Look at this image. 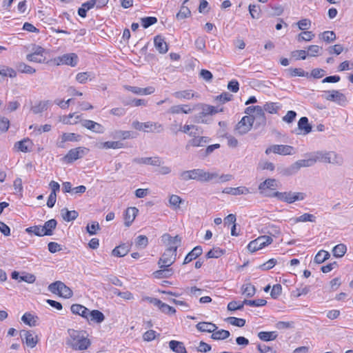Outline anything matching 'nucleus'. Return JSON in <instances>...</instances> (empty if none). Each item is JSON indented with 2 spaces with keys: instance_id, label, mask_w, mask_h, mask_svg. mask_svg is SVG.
Returning a JSON list of instances; mask_svg holds the SVG:
<instances>
[{
  "instance_id": "obj_1",
  "label": "nucleus",
  "mask_w": 353,
  "mask_h": 353,
  "mask_svg": "<svg viewBox=\"0 0 353 353\" xmlns=\"http://www.w3.org/2000/svg\"><path fill=\"white\" fill-rule=\"evenodd\" d=\"M68 333V336L66 338L65 344L72 350L84 351L91 345L88 334L85 331L69 329Z\"/></svg>"
},
{
  "instance_id": "obj_2",
  "label": "nucleus",
  "mask_w": 353,
  "mask_h": 353,
  "mask_svg": "<svg viewBox=\"0 0 353 353\" xmlns=\"http://www.w3.org/2000/svg\"><path fill=\"white\" fill-rule=\"evenodd\" d=\"M269 197H274L278 200L287 203H292L296 201H303L306 197V194L301 192H274L272 194H265Z\"/></svg>"
},
{
  "instance_id": "obj_3",
  "label": "nucleus",
  "mask_w": 353,
  "mask_h": 353,
  "mask_svg": "<svg viewBox=\"0 0 353 353\" xmlns=\"http://www.w3.org/2000/svg\"><path fill=\"white\" fill-rule=\"evenodd\" d=\"M48 290L52 293L58 294L65 299H69L72 297L73 294L72 290L63 282L59 281L50 284L48 286Z\"/></svg>"
},
{
  "instance_id": "obj_4",
  "label": "nucleus",
  "mask_w": 353,
  "mask_h": 353,
  "mask_svg": "<svg viewBox=\"0 0 353 353\" xmlns=\"http://www.w3.org/2000/svg\"><path fill=\"white\" fill-rule=\"evenodd\" d=\"M273 239L271 236L262 235L250 241L248 245V249L250 252H254L270 245Z\"/></svg>"
},
{
  "instance_id": "obj_5",
  "label": "nucleus",
  "mask_w": 353,
  "mask_h": 353,
  "mask_svg": "<svg viewBox=\"0 0 353 353\" xmlns=\"http://www.w3.org/2000/svg\"><path fill=\"white\" fill-rule=\"evenodd\" d=\"M191 170L193 180L200 182H208L218 177L217 172H206L203 169H193Z\"/></svg>"
},
{
  "instance_id": "obj_6",
  "label": "nucleus",
  "mask_w": 353,
  "mask_h": 353,
  "mask_svg": "<svg viewBox=\"0 0 353 353\" xmlns=\"http://www.w3.org/2000/svg\"><path fill=\"white\" fill-rule=\"evenodd\" d=\"M88 152V149L84 147H78L71 149L67 154L63 158V160L67 163H71L74 161L83 158Z\"/></svg>"
},
{
  "instance_id": "obj_7",
  "label": "nucleus",
  "mask_w": 353,
  "mask_h": 353,
  "mask_svg": "<svg viewBox=\"0 0 353 353\" xmlns=\"http://www.w3.org/2000/svg\"><path fill=\"white\" fill-rule=\"evenodd\" d=\"M176 259V252L174 250L166 249L160 257L158 264L160 268H168L172 265Z\"/></svg>"
},
{
  "instance_id": "obj_8",
  "label": "nucleus",
  "mask_w": 353,
  "mask_h": 353,
  "mask_svg": "<svg viewBox=\"0 0 353 353\" xmlns=\"http://www.w3.org/2000/svg\"><path fill=\"white\" fill-rule=\"evenodd\" d=\"M161 241L167 249L174 250L177 253V249L181 244V238L179 235L172 236L170 234L165 233L161 236Z\"/></svg>"
},
{
  "instance_id": "obj_9",
  "label": "nucleus",
  "mask_w": 353,
  "mask_h": 353,
  "mask_svg": "<svg viewBox=\"0 0 353 353\" xmlns=\"http://www.w3.org/2000/svg\"><path fill=\"white\" fill-rule=\"evenodd\" d=\"M294 148L288 145H273L265 150V154H269L271 152L280 155H290L294 152Z\"/></svg>"
},
{
  "instance_id": "obj_10",
  "label": "nucleus",
  "mask_w": 353,
  "mask_h": 353,
  "mask_svg": "<svg viewBox=\"0 0 353 353\" xmlns=\"http://www.w3.org/2000/svg\"><path fill=\"white\" fill-rule=\"evenodd\" d=\"M324 98L327 101L336 102L341 105H344L347 101L345 94L335 90L325 92Z\"/></svg>"
},
{
  "instance_id": "obj_11",
  "label": "nucleus",
  "mask_w": 353,
  "mask_h": 353,
  "mask_svg": "<svg viewBox=\"0 0 353 353\" xmlns=\"http://www.w3.org/2000/svg\"><path fill=\"white\" fill-rule=\"evenodd\" d=\"M196 132L190 131L189 135L194 138L189 141L185 148L188 149L190 146L192 147H204L209 143L210 139L208 137H196Z\"/></svg>"
},
{
  "instance_id": "obj_12",
  "label": "nucleus",
  "mask_w": 353,
  "mask_h": 353,
  "mask_svg": "<svg viewBox=\"0 0 353 353\" xmlns=\"http://www.w3.org/2000/svg\"><path fill=\"white\" fill-rule=\"evenodd\" d=\"M22 339H25V343L28 347L33 348L38 343V336L32 330H21L20 332Z\"/></svg>"
},
{
  "instance_id": "obj_13",
  "label": "nucleus",
  "mask_w": 353,
  "mask_h": 353,
  "mask_svg": "<svg viewBox=\"0 0 353 353\" xmlns=\"http://www.w3.org/2000/svg\"><path fill=\"white\" fill-rule=\"evenodd\" d=\"M253 121L250 116H244L237 123L236 130L239 134H244L251 130Z\"/></svg>"
},
{
  "instance_id": "obj_14",
  "label": "nucleus",
  "mask_w": 353,
  "mask_h": 353,
  "mask_svg": "<svg viewBox=\"0 0 353 353\" xmlns=\"http://www.w3.org/2000/svg\"><path fill=\"white\" fill-rule=\"evenodd\" d=\"M56 60L58 61L57 65L65 64L74 67L77 64L78 57L74 53L65 54L59 57Z\"/></svg>"
},
{
  "instance_id": "obj_15",
  "label": "nucleus",
  "mask_w": 353,
  "mask_h": 353,
  "mask_svg": "<svg viewBox=\"0 0 353 353\" xmlns=\"http://www.w3.org/2000/svg\"><path fill=\"white\" fill-rule=\"evenodd\" d=\"M81 136L75 133H63L60 137V140L57 141L56 145L57 148H65V143L67 141L77 142L80 140Z\"/></svg>"
},
{
  "instance_id": "obj_16",
  "label": "nucleus",
  "mask_w": 353,
  "mask_h": 353,
  "mask_svg": "<svg viewBox=\"0 0 353 353\" xmlns=\"http://www.w3.org/2000/svg\"><path fill=\"white\" fill-rule=\"evenodd\" d=\"M312 125L306 117H302L298 121V128L295 130L296 134H307L312 132Z\"/></svg>"
},
{
  "instance_id": "obj_17",
  "label": "nucleus",
  "mask_w": 353,
  "mask_h": 353,
  "mask_svg": "<svg viewBox=\"0 0 353 353\" xmlns=\"http://www.w3.org/2000/svg\"><path fill=\"white\" fill-rule=\"evenodd\" d=\"M81 125L95 133L103 134L105 132V128L101 124L91 120H83Z\"/></svg>"
},
{
  "instance_id": "obj_18",
  "label": "nucleus",
  "mask_w": 353,
  "mask_h": 353,
  "mask_svg": "<svg viewBox=\"0 0 353 353\" xmlns=\"http://www.w3.org/2000/svg\"><path fill=\"white\" fill-rule=\"evenodd\" d=\"M253 123L255 121L256 125L264 126L266 124V117L262 107L257 105L256 111L254 114L250 116Z\"/></svg>"
},
{
  "instance_id": "obj_19",
  "label": "nucleus",
  "mask_w": 353,
  "mask_h": 353,
  "mask_svg": "<svg viewBox=\"0 0 353 353\" xmlns=\"http://www.w3.org/2000/svg\"><path fill=\"white\" fill-rule=\"evenodd\" d=\"M133 162L138 164H145L154 166H161L162 164V161L158 157L135 158L133 159Z\"/></svg>"
},
{
  "instance_id": "obj_20",
  "label": "nucleus",
  "mask_w": 353,
  "mask_h": 353,
  "mask_svg": "<svg viewBox=\"0 0 353 353\" xmlns=\"http://www.w3.org/2000/svg\"><path fill=\"white\" fill-rule=\"evenodd\" d=\"M124 88L128 91L132 92L134 94L139 95H148L154 92L155 88L152 86H149L145 88H141L136 86L124 85Z\"/></svg>"
},
{
  "instance_id": "obj_21",
  "label": "nucleus",
  "mask_w": 353,
  "mask_h": 353,
  "mask_svg": "<svg viewBox=\"0 0 353 353\" xmlns=\"http://www.w3.org/2000/svg\"><path fill=\"white\" fill-rule=\"evenodd\" d=\"M343 162L344 159L342 155L337 154L334 151H327L326 163L341 166L343 164Z\"/></svg>"
},
{
  "instance_id": "obj_22",
  "label": "nucleus",
  "mask_w": 353,
  "mask_h": 353,
  "mask_svg": "<svg viewBox=\"0 0 353 353\" xmlns=\"http://www.w3.org/2000/svg\"><path fill=\"white\" fill-rule=\"evenodd\" d=\"M222 109L219 110L215 108L214 106L203 104L201 105V112L199 114L198 119H201V122H203L202 119L203 117H206L208 115H213L219 112H221Z\"/></svg>"
},
{
  "instance_id": "obj_23",
  "label": "nucleus",
  "mask_w": 353,
  "mask_h": 353,
  "mask_svg": "<svg viewBox=\"0 0 353 353\" xmlns=\"http://www.w3.org/2000/svg\"><path fill=\"white\" fill-rule=\"evenodd\" d=\"M138 209L135 207L128 208L124 214L125 225L129 227L134 221L137 213Z\"/></svg>"
},
{
  "instance_id": "obj_24",
  "label": "nucleus",
  "mask_w": 353,
  "mask_h": 353,
  "mask_svg": "<svg viewBox=\"0 0 353 353\" xmlns=\"http://www.w3.org/2000/svg\"><path fill=\"white\" fill-rule=\"evenodd\" d=\"M223 192L231 195H241L248 194L250 193L249 188L245 186H239L237 188H225L223 189Z\"/></svg>"
},
{
  "instance_id": "obj_25",
  "label": "nucleus",
  "mask_w": 353,
  "mask_h": 353,
  "mask_svg": "<svg viewBox=\"0 0 353 353\" xmlns=\"http://www.w3.org/2000/svg\"><path fill=\"white\" fill-rule=\"evenodd\" d=\"M33 143L29 139H24L14 144V148L22 152H30Z\"/></svg>"
},
{
  "instance_id": "obj_26",
  "label": "nucleus",
  "mask_w": 353,
  "mask_h": 353,
  "mask_svg": "<svg viewBox=\"0 0 353 353\" xmlns=\"http://www.w3.org/2000/svg\"><path fill=\"white\" fill-rule=\"evenodd\" d=\"M71 312L74 314L80 315L81 316L89 320L88 313L89 310L85 306L80 304H73L71 305Z\"/></svg>"
},
{
  "instance_id": "obj_27",
  "label": "nucleus",
  "mask_w": 353,
  "mask_h": 353,
  "mask_svg": "<svg viewBox=\"0 0 353 353\" xmlns=\"http://www.w3.org/2000/svg\"><path fill=\"white\" fill-rule=\"evenodd\" d=\"M196 328L202 332L213 333L217 330V326L210 322H199L196 325Z\"/></svg>"
},
{
  "instance_id": "obj_28",
  "label": "nucleus",
  "mask_w": 353,
  "mask_h": 353,
  "mask_svg": "<svg viewBox=\"0 0 353 353\" xmlns=\"http://www.w3.org/2000/svg\"><path fill=\"white\" fill-rule=\"evenodd\" d=\"M156 49L161 54L166 53L168 50V45L164 39L160 36H156L154 39Z\"/></svg>"
},
{
  "instance_id": "obj_29",
  "label": "nucleus",
  "mask_w": 353,
  "mask_h": 353,
  "mask_svg": "<svg viewBox=\"0 0 353 353\" xmlns=\"http://www.w3.org/2000/svg\"><path fill=\"white\" fill-rule=\"evenodd\" d=\"M202 254V248L201 246L194 247L185 257L183 264H188L194 259L199 257Z\"/></svg>"
},
{
  "instance_id": "obj_30",
  "label": "nucleus",
  "mask_w": 353,
  "mask_h": 353,
  "mask_svg": "<svg viewBox=\"0 0 353 353\" xmlns=\"http://www.w3.org/2000/svg\"><path fill=\"white\" fill-rule=\"evenodd\" d=\"M262 232L267 234L266 236L276 238L281 234V230L279 227L276 225L269 224L262 230Z\"/></svg>"
},
{
  "instance_id": "obj_31",
  "label": "nucleus",
  "mask_w": 353,
  "mask_h": 353,
  "mask_svg": "<svg viewBox=\"0 0 353 353\" xmlns=\"http://www.w3.org/2000/svg\"><path fill=\"white\" fill-rule=\"evenodd\" d=\"M192 111V109L189 105H175L172 106L168 110L170 113L173 114L179 113L190 114Z\"/></svg>"
},
{
  "instance_id": "obj_32",
  "label": "nucleus",
  "mask_w": 353,
  "mask_h": 353,
  "mask_svg": "<svg viewBox=\"0 0 353 353\" xmlns=\"http://www.w3.org/2000/svg\"><path fill=\"white\" fill-rule=\"evenodd\" d=\"M145 132H157L160 133L163 130V127L161 124L154 122H145L144 123Z\"/></svg>"
},
{
  "instance_id": "obj_33",
  "label": "nucleus",
  "mask_w": 353,
  "mask_h": 353,
  "mask_svg": "<svg viewBox=\"0 0 353 353\" xmlns=\"http://www.w3.org/2000/svg\"><path fill=\"white\" fill-rule=\"evenodd\" d=\"M169 347L175 353H187L183 342L172 340L169 342Z\"/></svg>"
},
{
  "instance_id": "obj_34",
  "label": "nucleus",
  "mask_w": 353,
  "mask_h": 353,
  "mask_svg": "<svg viewBox=\"0 0 353 353\" xmlns=\"http://www.w3.org/2000/svg\"><path fill=\"white\" fill-rule=\"evenodd\" d=\"M57 222L55 219H52L46 221L42 226L43 234L45 236H51L53 230L56 228Z\"/></svg>"
},
{
  "instance_id": "obj_35",
  "label": "nucleus",
  "mask_w": 353,
  "mask_h": 353,
  "mask_svg": "<svg viewBox=\"0 0 353 353\" xmlns=\"http://www.w3.org/2000/svg\"><path fill=\"white\" fill-rule=\"evenodd\" d=\"M276 187H277V184H276V179H268L259 184V190H260L261 193H263V191L266 189L274 190Z\"/></svg>"
},
{
  "instance_id": "obj_36",
  "label": "nucleus",
  "mask_w": 353,
  "mask_h": 353,
  "mask_svg": "<svg viewBox=\"0 0 353 353\" xmlns=\"http://www.w3.org/2000/svg\"><path fill=\"white\" fill-rule=\"evenodd\" d=\"M88 317H89L88 321H92L96 322L97 323H100L103 322L105 319L104 314L101 312H100L99 310H94L92 311L89 310Z\"/></svg>"
},
{
  "instance_id": "obj_37",
  "label": "nucleus",
  "mask_w": 353,
  "mask_h": 353,
  "mask_svg": "<svg viewBox=\"0 0 353 353\" xmlns=\"http://www.w3.org/2000/svg\"><path fill=\"white\" fill-rule=\"evenodd\" d=\"M173 96L178 99H190L195 97H197V95H196L191 90L175 92L173 93Z\"/></svg>"
},
{
  "instance_id": "obj_38",
  "label": "nucleus",
  "mask_w": 353,
  "mask_h": 353,
  "mask_svg": "<svg viewBox=\"0 0 353 353\" xmlns=\"http://www.w3.org/2000/svg\"><path fill=\"white\" fill-rule=\"evenodd\" d=\"M129 251V246L125 244H122L114 248L112 251V254L117 257H122L125 256Z\"/></svg>"
},
{
  "instance_id": "obj_39",
  "label": "nucleus",
  "mask_w": 353,
  "mask_h": 353,
  "mask_svg": "<svg viewBox=\"0 0 353 353\" xmlns=\"http://www.w3.org/2000/svg\"><path fill=\"white\" fill-rule=\"evenodd\" d=\"M61 216L64 221L69 222L75 220L78 217L79 213L76 210L69 211L67 209H63L61 210Z\"/></svg>"
},
{
  "instance_id": "obj_40",
  "label": "nucleus",
  "mask_w": 353,
  "mask_h": 353,
  "mask_svg": "<svg viewBox=\"0 0 353 353\" xmlns=\"http://www.w3.org/2000/svg\"><path fill=\"white\" fill-rule=\"evenodd\" d=\"M123 143L121 141H105L100 143V148L104 149H119L123 148Z\"/></svg>"
},
{
  "instance_id": "obj_41",
  "label": "nucleus",
  "mask_w": 353,
  "mask_h": 353,
  "mask_svg": "<svg viewBox=\"0 0 353 353\" xmlns=\"http://www.w3.org/2000/svg\"><path fill=\"white\" fill-rule=\"evenodd\" d=\"M242 294L248 298L252 297L256 293V288L250 283L243 285L241 287Z\"/></svg>"
},
{
  "instance_id": "obj_42",
  "label": "nucleus",
  "mask_w": 353,
  "mask_h": 353,
  "mask_svg": "<svg viewBox=\"0 0 353 353\" xmlns=\"http://www.w3.org/2000/svg\"><path fill=\"white\" fill-rule=\"evenodd\" d=\"M258 337L263 341H270L276 339V332H260L258 333Z\"/></svg>"
},
{
  "instance_id": "obj_43",
  "label": "nucleus",
  "mask_w": 353,
  "mask_h": 353,
  "mask_svg": "<svg viewBox=\"0 0 353 353\" xmlns=\"http://www.w3.org/2000/svg\"><path fill=\"white\" fill-rule=\"evenodd\" d=\"M153 274L154 277L157 279L168 278L172 275L173 270L171 268L168 269V268H161V270L154 272Z\"/></svg>"
},
{
  "instance_id": "obj_44",
  "label": "nucleus",
  "mask_w": 353,
  "mask_h": 353,
  "mask_svg": "<svg viewBox=\"0 0 353 353\" xmlns=\"http://www.w3.org/2000/svg\"><path fill=\"white\" fill-rule=\"evenodd\" d=\"M294 223L299 222H316V216L312 214L305 213L298 217L294 219Z\"/></svg>"
},
{
  "instance_id": "obj_45",
  "label": "nucleus",
  "mask_w": 353,
  "mask_h": 353,
  "mask_svg": "<svg viewBox=\"0 0 353 353\" xmlns=\"http://www.w3.org/2000/svg\"><path fill=\"white\" fill-rule=\"evenodd\" d=\"M327 151H316L312 153L314 164L316 162L327 163Z\"/></svg>"
},
{
  "instance_id": "obj_46",
  "label": "nucleus",
  "mask_w": 353,
  "mask_h": 353,
  "mask_svg": "<svg viewBox=\"0 0 353 353\" xmlns=\"http://www.w3.org/2000/svg\"><path fill=\"white\" fill-rule=\"evenodd\" d=\"M188 1V0L183 1V6L181 7L179 12L176 14V19L178 20H182L190 16L191 12L190 9L184 6Z\"/></svg>"
},
{
  "instance_id": "obj_47",
  "label": "nucleus",
  "mask_w": 353,
  "mask_h": 353,
  "mask_svg": "<svg viewBox=\"0 0 353 353\" xmlns=\"http://www.w3.org/2000/svg\"><path fill=\"white\" fill-rule=\"evenodd\" d=\"M347 251V247L345 244L340 243L336 245L332 249L333 255L336 258H340L344 256Z\"/></svg>"
},
{
  "instance_id": "obj_48",
  "label": "nucleus",
  "mask_w": 353,
  "mask_h": 353,
  "mask_svg": "<svg viewBox=\"0 0 353 353\" xmlns=\"http://www.w3.org/2000/svg\"><path fill=\"white\" fill-rule=\"evenodd\" d=\"M230 335L229 331L225 330H215L212 333L211 338L214 340H223L228 338Z\"/></svg>"
},
{
  "instance_id": "obj_49",
  "label": "nucleus",
  "mask_w": 353,
  "mask_h": 353,
  "mask_svg": "<svg viewBox=\"0 0 353 353\" xmlns=\"http://www.w3.org/2000/svg\"><path fill=\"white\" fill-rule=\"evenodd\" d=\"M0 74L2 79H3V77H6L14 78L17 76V72L14 69L11 68L6 66H0Z\"/></svg>"
},
{
  "instance_id": "obj_50",
  "label": "nucleus",
  "mask_w": 353,
  "mask_h": 353,
  "mask_svg": "<svg viewBox=\"0 0 353 353\" xmlns=\"http://www.w3.org/2000/svg\"><path fill=\"white\" fill-rule=\"evenodd\" d=\"M299 169L303 167H311L314 165V161L312 153L309 154V157L306 159H301L296 161Z\"/></svg>"
},
{
  "instance_id": "obj_51",
  "label": "nucleus",
  "mask_w": 353,
  "mask_h": 353,
  "mask_svg": "<svg viewBox=\"0 0 353 353\" xmlns=\"http://www.w3.org/2000/svg\"><path fill=\"white\" fill-rule=\"evenodd\" d=\"M330 256V255L328 252L325 250H321L316 254L314 261L316 263H322L325 260L328 259Z\"/></svg>"
},
{
  "instance_id": "obj_52",
  "label": "nucleus",
  "mask_w": 353,
  "mask_h": 353,
  "mask_svg": "<svg viewBox=\"0 0 353 353\" xmlns=\"http://www.w3.org/2000/svg\"><path fill=\"white\" fill-rule=\"evenodd\" d=\"M159 309L165 314H174L176 312V310L169 305L163 303L161 301H160V303L157 305Z\"/></svg>"
},
{
  "instance_id": "obj_53",
  "label": "nucleus",
  "mask_w": 353,
  "mask_h": 353,
  "mask_svg": "<svg viewBox=\"0 0 353 353\" xmlns=\"http://www.w3.org/2000/svg\"><path fill=\"white\" fill-rule=\"evenodd\" d=\"M18 71L26 73V74H34L36 72V70L33 68L32 67L24 63H19L17 66Z\"/></svg>"
},
{
  "instance_id": "obj_54",
  "label": "nucleus",
  "mask_w": 353,
  "mask_h": 353,
  "mask_svg": "<svg viewBox=\"0 0 353 353\" xmlns=\"http://www.w3.org/2000/svg\"><path fill=\"white\" fill-rule=\"evenodd\" d=\"M288 72L290 77H309V73L305 72L301 68H289Z\"/></svg>"
},
{
  "instance_id": "obj_55",
  "label": "nucleus",
  "mask_w": 353,
  "mask_h": 353,
  "mask_svg": "<svg viewBox=\"0 0 353 353\" xmlns=\"http://www.w3.org/2000/svg\"><path fill=\"white\" fill-rule=\"evenodd\" d=\"M243 303H245V305L253 306V307H259V306H263L265 305L267 303L266 300L260 299L256 300H247L245 299L243 301Z\"/></svg>"
},
{
  "instance_id": "obj_56",
  "label": "nucleus",
  "mask_w": 353,
  "mask_h": 353,
  "mask_svg": "<svg viewBox=\"0 0 353 353\" xmlns=\"http://www.w3.org/2000/svg\"><path fill=\"white\" fill-rule=\"evenodd\" d=\"M263 111H266L270 114H276L279 107L275 103H266L262 108Z\"/></svg>"
},
{
  "instance_id": "obj_57",
  "label": "nucleus",
  "mask_w": 353,
  "mask_h": 353,
  "mask_svg": "<svg viewBox=\"0 0 353 353\" xmlns=\"http://www.w3.org/2000/svg\"><path fill=\"white\" fill-rule=\"evenodd\" d=\"M48 108V101H41L37 105L32 108V111L34 114H39Z\"/></svg>"
},
{
  "instance_id": "obj_58",
  "label": "nucleus",
  "mask_w": 353,
  "mask_h": 353,
  "mask_svg": "<svg viewBox=\"0 0 353 353\" xmlns=\"http://www.w3.org/2000/svg\"><path fill=\"white\" fill-rule=\"evenodd\" d=\"M135 244L140 248H145L148 244V239L145 235H139L136 239Z\"/></svg>"
},
{
  "instance_id": "obj_59",
  "label": "nucleus",
  "mask_w": 353,
  "mask_h": 353,
  "mask_svg": "<svg viewBox=\"0 0 353 353\" xmlns=\"http://www.w3.org/2000/svg\"><path fill=\"white\" fill-rule=\"evenodd\" d=\"M224 254V251L219 248L210 250L205 255L207 259L219 258Z\"/></svg>"
},
{
  "instance_id": "obj_60",
  "label": "nucleus",
  "mask_w": 353,
  "mask_h": 353,
  "mask_svg": "<svg viewBox=\"0 0 353 353\" xmlns=\"http://www.w3.org/2000/svg\"><path fill=\"white\" fill-rule=\"evenodd\" d=\"M157 22V19L154 17H147L141 18V25L144 28H148Z\"/></svg>"
},
{
  "instance_id": "obj_61",
  "label": "nucleus",
  "mask_w": 353,
  "mask_h": 353,
  "mask_svg": "<svg viewBox=\"0 0 353 353\" xmlns=\"http://www.w3.org/2000/svg\"><path fill=\"white\" fill-rule=\"evenodd\" d=\"M183 200L181 198L176 194H172L170 196L169 199L170 204L174 208H179L180 204L182 203Z\"/></svg>"
},
{
  "instance_id": "obj_62",
  "label": "nucleus",
  "mask_w": 353,
  "mask_h": 353,
  "mask_svg": "<svg viewBox=\"0 0 353 353\" xmlns=\"http://www.w3.org/2000/svg\"><path fill=\"white\" fill-rule=\"evenodd\" d=\"M22 321L29 326H34L36 321L34 316L30 313H25L21 317Z\"/></svg>"
},
{
  "instance_id": "obj_63",
  "label": "nucleus",
  "mask_w": 353,
  "mask_h": 353,
  "mask_svg": "<svg viewBox=\"0 0 353 353\" xmlns=\"http://www.w3.org/2000/svg\"><path fill=\"white\" fill-rule=\"evenodd\" d=\"M101 229L99 224L97 221L92 222L90 225H88L86 227L87 232L90 235H94L97 234V232Z\"/></svg>"
},
{
  "instance_id": "obj_64",
  "label": "nucleus",
  "mask_w": 353,
  "mask_h": 353,
  "mask_svg": "<svg viewBox=\"0 0 353 353\" xmlns=\"http://www.w3.org/2000/svg\"><path fill=\"white\" fill-rule=\"evenodd\" d=\"M314 37V34L310 31L301 32L298 36V41H311Z\"/></svg>"
}]
</instances>
